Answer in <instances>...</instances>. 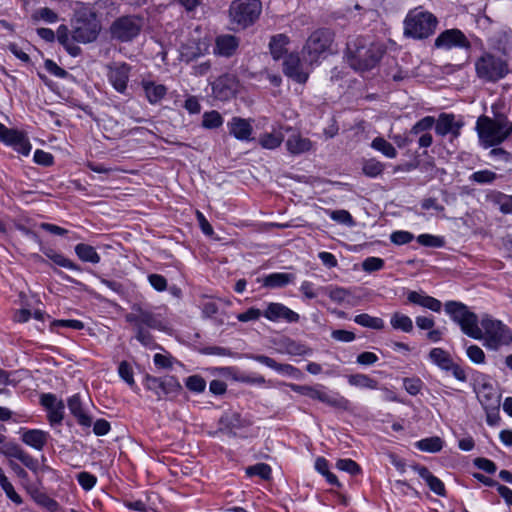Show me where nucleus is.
<instances>
[{
    "instance_id": "nucleus-1",
    "label": "nucleus",
    "mask_w": 512,
    "mask_h": 512,
    "mask_svg": "<svg viewBox=\"0 0 512 512\" xmlns=\"http://www.w3.org/2000/svg\"><path fill=\"white\" fill-rule=\"evenodd\" d=\"M384 54L380 43L358 37L347 44V60L351 68L364 72L374 68Z\"/></svg>"
},
{
    "instance_id": "nucleus-2",
    "label": "nucleus",
    "mask_w": 512,
    "mask_h": 512,
    "mask_svg": "<svg viewBox=\"0 0 512 512\" xmlns=\"http://www.w3.org/2000/svg\"><path fill=\"white\" fill-rule=\"evenodd\" d=\"M479 139L485 148L503 142L512 132V123L504 116H497L492 119L487 116H480L476 125Z\"/></svg>"
},
{
    "instance_id": "nucleus-3",
    "label": "nucleus",
    "mask_w": 512,
    "mask_h": 512,
    "mask_svg": "<svg viewBox=\"0 0 512 512\" xmlns=\"http://www.w3.org/2000/svg\"><path fill=\"white\" fill-rule=\"evenodd\" d=\"M480 325L481 337L477 340H483L486 348L497 351L512 343V330L502 321L486 314L482 316Z\"/></svg>"
},
{
    "instance_id": "nucleus-4",
    "label": "nucleus",
    "mask_w": 512,
    "mask_h": 512,
    "mask_svg": "<svg viewBox=\"0 0 512 512\" xmlns=\"http://www.w3.org/2000/svg\"><path fill=\"white\" fill-rule=\"evenodd\" d=\"M474 66L477 77L483 82L496 83L510 72L507 60L491 52H483Z\"/></svg>"
},
{
    "instance_id": "nucleus-5",
    "label": "nucleus",
    "mask_w": 512,
    "mask_h": 512,
    "mask_svg": "<svg viewBox=\"0 0 512 512\" xmlns=\"http://www.w3.org/2000/svg\"><path fill=\"white\" fill-rule=\"evenodd\" d=\"M444 307L445 312L460 326L461 331L465 335L473 339L481 337L478 316L465 304L458 301H448L445 303Z\"/></svg>"
},
{
    "instance_id": "nucleus-6",
    "label": "nucleus",
    "mask_w": 512,
    "mask_h": 512,
    "mask_svg": "<svg viewBox=\"0 0 512 512\" xmlns=\"http://www.w3.org/2000/svg\"><path fill=\"white\" fill-rule=\"evenodd\" d=\"M101 31V24L91 10L80 11L73 21L72 40L87 44L94 42Z\"/></svg>"
},
{
    "instance_id": "nucleus-7",
    "label": "nucleus",
    "mask_w": 512,
    "mask_h": 512,
    "mask_svg": "<svg viewBox=\"0 0 512 512\" xmlns=\"http://www.w3.org/2000/svg\"><path fill=\"white\" fill-rule=\"evenodd\" d=\"M404 24L406 35L422 39L434 32L437 19L429 12L414 10L407 15Z\"/></svg>"
},
{
    "instance_id": "nucleus-8",
    "label": "nucleus",
    "mask_w": 512,
    "mask_h": 512,
    "mask_svg": "<svg viewBox=\"0 0 512 512\" xmlns=\"http://www.w3.org/2000/svg\"><path fill=\"white\" fill-rule=\"evenodd\" d=\"M261 12L259 0H234L229 9L232 24L240 28H246L253 24Z\"/></svg>"
},
{
    "instance_id": "nucleus-9",
    "label": "nucleus",
    "mask_w": 512,
    "mask_h": 512,
    "mask_svg": "<svg viewBox=\"0 0 512 512\" xmlns=\"http://www.w3.org/2000/svg\"><path fill=\"white\" fill-rule=\"evenodd\" d=\"M331 43L332 34L329 30L320 29L313 32L304 47V59L310 64L318 62L321 57H325Z\"/></svg>"
},
{
    "instance_id": "nucleus-10",
    "label": "nucleus",
    "mask_w": 512,
    "mask_h": 512,
    "mask_svg": "<svg viewBox=\"0 0 512 512\" xmlns=\"http://www.w3.org/2000/svg\"><path fill=\"white\" fill-rule=\"evenodd\" d=\"M142 26L143 21L139 16H121L113 21L109 31L112 39L129 42L139 35Z\"/></svg>"
},
{
    "instance_id": "nucleus-11",
    "label": "nucleus",
    "mask_w": 512,
    "mask_h": 512,
    "mask_svg": "<svg viewBox=\"0 0 512 512\" xmlns=\"http://www.w3.org/2000/svg\"><path fill=\"white\" fill-rule=\"evenodd\" d=\"M125 319L131 323L134 328L147 326L152 329H164L162 321L152 312L144 309L139 304H134L131 312L126 314Z\"/></svg>"
},
{
    "instance_id": "nucleus-12",
    "label": "nucleus",
    "mask_w": 512,
    "mask_h": 512,
    "mask_svg": "<svg viewBox=\"0 0 512 512\" xmlns=\"http://www.w3.org/2000/svg\"><path fill=\"white\" fill-rule=\"evenodd\" d=\"M145 386L148 390L154 391L158 399L162 396L177 393L181 390V385L174 377L157 378L154 376L147 375L145 377Z\"/></svg>"
},
{
    "instance_id": "nucleus-13",
    "label": "nucleus",
    "mask_w": 512,
    "mask_h": 512,
    "mask_svg": "<svg viewBox=\"0 0 512 512\" xmlns=\"http://www.w3.org/2000/svg\"><path fill=\"white\" fill-rule=\"evenodd\" d=\"M435 47L446 50L454 47L468 49L470 42L459 29H448L435 39Z\"/></svg>"
},
{
    "instance_id": "nucleus-14",
    "label": "nucleus",
    "mask_w": 512,
    "mask_h": 512,
    "mask_svg": "<svg viewBox=\"0 0 512 512\" xmlns=\"http://www.w3.org/2000/svg\"><path fill=\"white\" fill-rule=\"evenodd\" d=\"M237 79L232 74H224L212 83V93L216 99L226 101L232 98L237 90Z\"/></svg>"
},
{
    "instance_id": "nucleus-15",
    "label": "nucleus",
    "mask_w": 512,
    "mask_h": 512,
    "mask_svg": "<svg viewBox=\"0 0 512 512\" xmlns=\"http://www.w3.org/2000/svg\"><path fill=\"white\" fill-rule=\"evenodd\" d=\"M477 398L485 410H496L500 405V395L493 384L483 379L476 389Z\"/></svg>"
},
{
    "instance_id": "nucleus-16",
    "label": "nucleus",
    "mask_w": 512,
    "mask_h": 512,
    "mask_svg": "<svg viewBox=\"0 0 512 512\" xmlns=\"http://www.w3.org/2000/svg\"><path fill=\"white\" fill-rule=\"evenodd\" d=\"M263 316L270 321L277 322L284 320L288 323H296L299 321V314L281 303H269Z\"/></svg>"
},
{
    "instance_id": "nucleus-17",
    "label": "nucleus",
    "mask_w": 512,
    "mask_h": 512,
    "mask_svg": "<svg viewBox=\"0 0 512 512\" xmlns=\"http://www.w3.org/2000/svg\"><path fill=\"white\" fill-rule=\"evenodd\" d=\"M130 66L126 63L113 64L108 67V79L114 89L124 93L129 80Z\"/></svg>"
},
{
    "instance_id": "nucleus-18",
    "label": "nucleus",
    "mask_w": 512,
    "mask_h": 512,
    "mask_svg": "<svg viewBox=\"0 0 512 512\" xmlns=\"http://www.w3.org/2000/svg\"><path fill=\"white\" fill-rule=\"evenodd\" d=\"M463 124L455 121L453 114L442 113L435 121V131L440 136L451 134L453 138H457L460 135V129Z\"/></svg>"
},
{
    "instance_id": "nucleus-19",
    "label": "nucleus",
    "mask_w": 512,
    "mask_h": 512,
    "mask_svg": "<svg viewBox=\"0 0 512 512\" xmlns=\"http://www.w3.org/2000/svg\"><path fill=\"white\" fill-rule=\"evenodd\" d=\"M229 134L240 141L251 140L253 127L251 121L238 116L233 117L228 123Z\"/></svg>"
},
{
    "instance_id": "nucleus-20",
    "label": "nucleus",
    "mask_w": 512,
    "mask_h": 512,
    "mask_svg": "<svg viewBox=\"0 0 512 512\" xmlns=\"http://www.w3.org/2000/svg\"><path fill=\"white\" fill-rule=\"evenodd\" d=\"M283 72L286 76L298 83H305L308 79V73L301 69L300 58L296 54H289L283 61Z\"/></svg>"
},
{
    "instance_id": "nucleus-21",
    "label": "nucleus",
    "mask_w": 512,
    "mask_h": 512,
    "mask_svg": "<svg viewBox=\"0 0 512 512\" xmlns=\"http://www.w3.org/2000/svg\"><path fill=\"white\" fill-rule=\"evenodd\" d=\"M250 423L236 411L225 412L219 419V430L235 434V430L249 426Z\"/></svg>"
},
{
    "instance_id": "nucleus-22",
    "label": "nucleus",
    "mask_w": 512,
    "mask_h": 512,
    "mask_svg": "<svg viewBox=\"0 0 512 512\" xmlns=\"http://www.w3.org/2000/svg\"><path fill=\"white\" fill-rule=\"evenodd\" d=\"M239 46V39L233 35H219L215 40L214 53L223 57H231Z\"/></svg>"
},
{
    "instance_id": "nucleus-23",
    "label": "nucleus",
    "mask_w": 512,
    "mask_h": 512,
    "mask_svg": "<svg viewBox=\"0 0 512 512\" xmlns=\"http://www.w3.org/2000/svg\"><path fill=\"white\" fill-rule=\"evenodd\" d=\"M2 142L11 145L16 151L23 155H28L31 150V145L25 135L15 129H8L5 133Z\"/></svg>"
},
{
    "instance_id": "nucleus-24",
    "label": "nucleus",
    "mask_w": 512,
    "mask_h": 512,
    "mask_svg": "<svg viewBox=\"0 0 512 512\" xmlns=\"http://www.w3.org/2000/svg\"><path fill=\"white\" fill-rule=\"evenodd\" d=\"M2 142L11 145L16 151L23 155H28L31 150V145L25 135L15 129H8L5 133Z\"/></svg>"
},
{
    "instance_id": "nucleus-25",
    "label": "nucleus",
    "mask_w": 512,
    "mask_h": 512,
    "mask_svg": "<svg viewBox=\"0 0 512 512\" xmlns=\"http://www.w3.org/2000/svg\"><path fill=\"white\" fill-rule=\"evenodd\" d=\"M407 299L412 304L419 305L434 312L441 310L442 304L438 299L417 291H409L407 293Z\"/></svg>"
},
{
    "instance_id": "nucleus-26",
    "label": "nucleus",
    "mask_w": 512,
    "mask_h": 512,
    "mask_svg": "<svg viewBox=\"0 0 512 512\" xmlns=\"http://www.w3.org/2000/svg\"><path fill=\"white\" fill-rule=\"evenodd\" d=\"M67 405L71 414L77 419L81 426L89 428L92 425V418L85 413L78 394L70 397L68 399Z\"/></svg>"
},
{
    "instance_id": "nucleus-27",
    "label": "nucleus",
    "mask_w": 512,
    "mask_h": 512,
    "mask_svg": "<svg viewBox=\"0 0 512 512\" xmlns=\"http://www.w3.org/2000/svg\"><path fill=\"white\" fill-rule=\"evenodd\" d=\"M48 438L49 434L47 432L38 429L27 430L22 434L21 437L22 441L26 445L38 451L44 448V446L47 444Z\"/></svg>"
},
{
    "instance_id": "nucleus-28",
    "label": "nucleus",
    "mask_w": 512,
    "mask_h": 512,
    "mask_svg": "<svg viewBox=\"0 0 512 512\" xmlns=\"http://www.w3.org/2000/svg\"><path fill=\"white\" fill-rule=\"evenodd\" d=\"M142 88L150 104L159 103L167 94V88L163 84H156L153 81H142Z\"/></svg>"
},
{
    "instance_id": "nucleus-29",
    "label": "nucleus",
    "mask_w": 512,
    "mask_h": 512,
    "mask_svg": "<svg viewBox=\"0 0 512 512\" xmlns=\"http://www.w3.org/2000/svg\"><path fill=\"white\" fill-rule=\"evenodd\" d=\"M286 147L291 154L297 155L309 151L312 148V142L300 134H293L287 139Z\"/></svg>"
},
{
    "instance_id": "nucleus-30",
    "label": "nucleus",
    "mask_w": 512,
    "mask_h": 512,
    "mask_svg": "<svg viewBox=\"0 0 512 512\" xmlns=\"http://www.w3.org/2000/svg\"><path fill=\"white\" fill-rule=\"evenodd\" d=\"M295 280L294 274L291 273H272L263 279V286L268 288H281Z\"/></svg>"
},
{
    "instance_id": "nucleus-31",
    "label": "nucleus",
    "mask_w": 512,
    "mask_h": 512,
    "mask_svg": "<svg viewBox=\"0 0 512 512\" xmlns=\"http://www.w3.org/2000/svg\"><path fill=\"white\" fill-rule=\"evenodd\" d=\"M429 358L443 370H450L453 363L450 354L442 348H433L429 353Z\"/></svg>"
},
{
    "instance_id": "nucleus-32",
    "label": "nucleus",
    "mask_w": 512,
    "mask_h": 512,
    "mask_svg": "<svg viewBox=\"0 0 512 512\" xmlns=\"http://www.w3.org/2000/svg\"><path fill=\"white\" fill-rule=\"evenodd\" d=\"M76 255L84 262L97 264L100 262V255L96 252L95 248L88 244H77L75 246Z\"/></svg>"
},
{
    "instance_id": "nucleus-33",
    "label": "nucleus",
    "mask_w": 512,
    "mask_h": 512,
    "mask_svg": "<svg viewBox=\"0 0 512 512\" xmlns=\"http://www.w3.org/2000/svg\"><path fill=\"white\" fill-rule=\"evenodd\" d=\"M0 486L4 490L6 496L16 505H20L23 502L21 496L15 491L12 483L8 480L2 468H0Z\"/></svg>"
},
{
    "instance_id": "nucleus-34",
    "label": "nucleus",
    "mask_w": 512,
    "mask_h": 512,
    "mask_svg": "<svg viewBox=\"0 0 512 512\" xmlns=\"http://www.w3.org/2000/svg\"><path fill=\"white\" fill-rule=\"evenodd\" d=\"M281 132L264 133L259 137V144L265 149H276L283 142Z\"/></svg>"
},
{
    "instance_id": "nucleus-35",
    "label": "nucleus",
    "mask_w": 512,
    "mask_h": 512,
    "mask_svg": "<svg viewBox=\"0 0 512 512\" xmlns=\"http://www.w3.org/2000/svg\"><path fill=\"white\" fill-rule=\"evenodd\" d=\"M390 323L391 326L396 330H401L406 333H409L413 330V323L411 318L399 312H395L392 315Z\"/></svg>"
},
{
    "instance_id": "nucleus-36",
    "label": "nucleus",
    "mask_w": 512,
    "mask_h": 512,
    "mask_svg": "<svg viewBox=\"0 0 512 512\" xmlns=\"http://www.w3.org/2000/svg\"><path fill=\"white\" fill-rule=\"evenodd\" d=\"M348 383L352 386L377 389L378 382L365 374H353L348 377Z\"/></svg>"
},
{
    "instance_id": "nucleus-37",
    "label": "nucleus",
    "mask_w": 512,
    "mask_h": 512,
    "mask_svg": "<svg viewBox=\"0 0 512 512\" xmlns=\"http://www.w3.org/2000/svg\"><path fill=\"white\" fill-rule=\"evenodd\" d=\"M223 117L216 110L204 112L202 115V127L205 129H217L223 125Z\"/></svg>"
},
{
    "instance_id": "nucleus-38",
    "label": "nucleus",
    "mask_w": 512,
    "mask_h": 512,
    "mask_svg": "<svg viewBox=\"0 0 512 512\" xmlns=\"http://www.w3.org/2000/svg\"><path fill=\"white\" fill-rule=\"evenodd\" d=\"M354 321L363 327L371 329L381 330L384 328V322L381 318L372 317L366 313L356 315Z\"/></svg>"
},
{
    "instance_id": "nucleus-39",
    "label": "nucleus",
    "mask_w": 512,
    "mask_h": 512,
    "mask_svg": "<svg viewBox=\"0 0 512 512\" xmlns=\"http://www.w3.org/2000/svg\"><path fill=\"white\" fill-rule=\"evenodd\" d=\"M287 44V37L283 34L273 36L270 40V52L274 59H279L285 52V45Z\"/></svg>"
},
{
    "instance_id": "nucleus-40",
    "label": "nucleus",
    "mask_w": 512,
    "mask_h": 512,
    "mask_svg": "<svg viewBox=\"0 0 512 512\" xmlns=\"http://www.w3.org/2000/svg\"><path fill=\"white\" fill-rule=\"evenodd\" d=\"M283 348L287 354L293 356L307 355L312 352V350L305 346L304 344H301L291 339H286L283 342Z\"/></svg>"
},
{
    "instance_id": "nucleus-41",
    "label": "nucleus",
    "mask_w": 512,
    "mask_h": 512,
    "mask_svg": "<svg viewBox=\"0 0 512 512\" xmlns=\"http://www.w3.org/2000/svg\"><path fill=\"white\" fill-rule=\"evenodd\" d=\"M416 446L421 451L436 453L442 449L443 441L440 437H430L418 441Z\"/></svg>"
},
{
    "instance_id": "nucleus-42",
    "label": "nucleus",
    "mask_w": 512,
    "mask_h": 512,
    "mask_svg": "<svg viewBox=\"0 0 512 512\" xmlns=\"http://www.w3.org/2000/svg\"><path fill=\"white\" fill-rule=\"evenodd\" d=\"M371 147L380 151L388 158H395L397 156V151L394 146L382 137L373 139Z\"/></svg>"
},
{
    "instance_id": "nucleus-43",
    "label": "nucleus",
    "mask_w": 512,
    "mask_h": 512,
    "mask_svg": "<svg viewBox=\"0 0 512 512\" xmlns=\"http://www.w3.org/2000/svg\"><path fill=\"white\" fill-rule=\"evenodd\" d=\"M435 124V119L432 116H426L416 122L410 130V136H420L423 133H429V130Z\"/></svg>"
},
{
    "instance_id": "nucleus-44",
    "label": "nucleus",
    "mask_w": 512,
    "mask_h": 512,
    "mask_svg": "<svg viewBox=\"0 0 512 512\" xmlns=\"http://www.w3.org/2000/svg\"><path fill=\"white\" fill-rule=\"evenodd\" d=\"M492 201L499 206V209L504 214L512 213V195H506L497 192L491 196Z\"/></svg>"
},
{
    "instance_id": "nucleus-45",
    "label": "nucleus",
    "mask_w": 512,
    "mask_h": 512,
    "mask_svg": "<svg viewBox=\"0 0 512 512\" xmlns=\"http://www.w3.org/2000/svg\"><path fill=\"white\" fill-rule=\"evenodd\" d=\"M46 256L60 267L67 268L69 270H80L77 264H75L70 259L66 258L64 255L60 253L49 251L48 253H46Z\"/></svg>"
},
{
    "instance_id": "nucleus-46",
    "label": "nucleus",
    "mask_w": 512,
    "mask_h": 512,
    "mask_svg": "<svg viewBox=\"0 0 512 512\" xmlns=\"http://www.w3.org/2000/svg\"><path fill=\"white\" fill-rule=\"evenodd\" d=\"M289 388H291L294 392L299 393L301 395L308 396L312 399H317L320 401L323 392L316 390L315 388L307 385H298L294 383L287 384Z\"/></svg>"
},
{
    "instance_id": "nucleus-47",
    "label": "nucleus",
    "mask_w": 512,
    "mask_h": 512,
    "mask_svg": "<svg viewBox=\"0 0 512 512\" xmlns=\"http://www.w3.org/2000/svg\"><path fill=\"white\" fill-rule=\"evenodd\" d=\"M362 170L365 175L376 177L383 172L384 165L376 159H369L364 162Z\"/></svg>"
},
{
    "instance_id": "nucleus-48",
    "label": "nucleus",
    "mask_w": 512,
    "mask_h": 512,
    "mask_svg": "<svg viewBox=\"0 0 512 512\" xmlns=\"http://www.w3.org/2000/svg\"><path fill=\"white\" fill-rule=\"evenodd\" d=\"M497 179V174L491 170H481L474 172L470 180L478 184H490Z\"/></svg>"
},
{
    "instance_id": "nucleus-49",
    "label": "nucleus",
    "mask_w": 512,
    "mask_h": 512,
    "mask_svg": "<svg viewBox=\"0 0 512 512\" xmlns=\"http://www.w3.org/2000/svg\"><path fill=\"white\" fill-rule=\"evenodd\" d=\"M246 473L249 476H259L262 479H268L271 475V468L265 463H258L247 467Z\"/></svg>"
},
{
    "instance_id": "nucleus-50",
    "label": "nucleus",
    "mask_w": 512,
    "mask_h": 512,
    "mask_svg": "<svg viewBox=\"0 0 512 512\" xmlns=\"http://www.w3.org/2000/svg\"><path fill=\"white\" fill-rule=\"evenodd\" d=\"M185 385L190 391L201 393L206 388V381L199 375H192L186 379Z\"/></svg>"
},
{
    "instance_id": "nucleus-51",
    "label": "nucleus",
    "mask_w": 512,
    "mask_h": 512,
    "mask_svg": "<svg viewBox=\"0 0 512 512\" xmlns=\"http://www.w3.org/2000/svg\"><path fill=\"white\" fill-rule=\"evenodd\" d=\"M32 18L36 21L43 20L47 23H55L58 20V15L50 8L44 7L35 11Z\"/></svg>"
},
{
    "instance_id": "nucleus-52",
    "label": "nucleus",
    "mask_w": 512,
    "mask_h": 512,
    "mask_svg": "<svg viewBox=\"0 0 512 512\" xmlns=\"http://www.w3.org/2000/svg\"><path fill=\"white\" fill-rule=\"evenodd\" d=\"M320 401L323 403H326L332 407H336V408H340V409H347L349 406V401L347 399H345L344 397H341V396L332 397L324 392L322 394Z\"/></svg>"
},
{
    "instance_id": "nucleus-53",
    "label": "nucleus",
    "mask_w": 512,
    "mask_h": 512,
    "mask_svg": "<svg viewBox=\"0 0 512 512\" xmlns=\"http://www.w3.org/2000/svg\"><path fill=\"white\" fill-rule=\"evenodd\" d=\"M336 467L339 470L345 471L351 475H356L361 471L360 466L351 459H339L336 462Z\"/></svg>"
},
{
    "instance_id": "nucleus-54",
    "label": "nucleus",
    "mask_w": 512,
    "mask_h": 512,
    "mask_svg": "<svg viewBox=\"0 0 512 512\" xmlns=\"http://www.w3.org/2000/svg\"><path fill=\"white\" fill-rule=\"evenodd\" d=\"M119 376L129 385L134 386L133 370L127 361H122L118 367Z\"/></svg>"
},
{
    "instance_id": "nucleus-55",
    "label": "nucleus",
    "mask_w": 512,
    "mask_h": 512,
    "mask_svg": "<svg viewBox=\"0 0 512 512\" xmlns=\"http://www.w3.org/2000/svg\"><path fill=\"white\" fill-rule=\"evenodd\" d=\"M64 404L59 402L55 407L48 410V420L51 425L60 424L63 420Z\"/></svg>"
},
{
    "instance_id": "nucleus-56",
    "label": "nucleus",
    "mask_w": 512,
    "mask_h": 512,
    "mask_svg": "<svg viewBox=\"0 0 512 512\" xmlns=\"http://www.w3.org/2000/svg\"><path fill=\"white\" fill-rule=\"evenodd\" d=\"M329 298L336 302V303H342L346 300V298L350 295V293L344 289V288H341V287H335V288H331V287H328L325 289Z\"/></svg>"
},
{
    "instance_id": "nucleus-57",
    "label": "nucleus",
    "mask_w": 512,
    "mask_h": 512,
    "mask_svg": "<svg viewBox=\"0 0 512 512\" xmlns=\"http://www.w3.org/2000/svg\"><path fill=\"white\" fill-rule=\"evenodd\" d=\"M384 267V260L378 257H368L362 263V269L366 272L379 271Z\"/></svg>"
},
{
    "instance_id": "nucleus-58",
    "label": "nucleus",
    "mask_w": 512,
    "mask_h": 512,
    "mask_svg": "<svg viewBox=\"0 0 512 512\" xmlns=\"http://www.w3.org/2000/svg\"><path fill=\"white\" fill-rule=\"evenodd\" d=\"M426 483L429 486L430 490L433 491L435 494L439 496L446 495L444 483L433 474H431L429 478H427Z\"/></svg>"
},
{
    "instance_id": "nucleus-59",
    "label": "nucleus",
    "mask_w": 512,
    "mask_h": 512,
    "mask_svg": "<svg viewBox=\"0 0 512 512\" xmlns=\"http://www.w3.org/2000/svg\"><path fill=\"white\" fill-rule=\"evenodd\" d=\"M467 356L472 362L476 364H483L485 362V353L477 345H470L467 348Z\"/></svg>"
},
{
    "instance_id": "nucleus-60",
    "label": "nucleus",
    "mask_w": 512,
    "mask_h": 512,
    "mask_svg": "<svg viewBox=\"0 0 512 512\" xmlns=\"http://www.w3.org/2000/svg\"><path fill=\"white\" fill-rule=\"evenodd\" d=\"M417 241L423 246H430V247H441L444 244V241L442 238L433 236L430 234L419 235L417 238Z\"/></svg>"
},
{
    "instance_id": "nucleus-61",
    "label": "nucleus",
    "mask_w": 512,
    "mask_h": 512,
    "mask_svg": "<svg viewBox=\"0 0 512 512\" xmlns=\"http://www.w3.org/2000/svg\"><path fill=\"white\" fill-rule=\"evenodd\" d=\"M414 236L408 231H396L393 232L390 236V240L392 243L396 245H404L413 240Z\"/></svg>"
},
{
    "instance_id": "nucleus-62",
    "label": "nucleus",
    "mask_w": 512,
    "mask_h": 512,
    "mask_svg": "<svg viewBox=\"0 0 512 512\" xmlns=\"http://www.w3.org/2000/svg\"><path fill=\"white\" fill-rule=\"evenodd\" d=\"M473 463L478 469L483 470L489 474L495 473L497 469L495 463L487 458H475Z\"/></svg>"
},
{
    "instance_id": "nucleus-63",
    "label": "nucleus",
    "mask_w": 512,
    "mask_h": 512,
    "mask_svg": "<svg viewBox=\"0 0 512 512\" xmlns=\"http://www.w3.org/2000/svg\"><path fill=\"white\" fill-rule=\"evenodd\" d=\"M35 500L52 512L59 509L58 503L43 493H37V495H35Z\"/></svg>"
},
{
    "instance_id": "nucleus-64",
    "label": "nucleus",
    "mask_w": 512,
    "mask_h": 512,
    "mask_svg": "<svg viewBox=\"0 0 512 512\" xmlns=\"http://www.w3.org/2000/svg\"><path fill=\"white\" fill-rule=\"evenodd\" d=\"M263 315L262 311L258 308L251 307L247 311L237 315L240 322H248L258 320Z\"/></svg>"
}]
</instances>
